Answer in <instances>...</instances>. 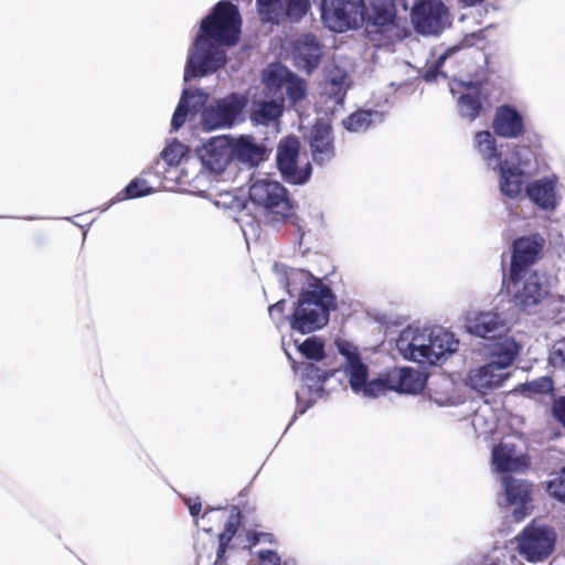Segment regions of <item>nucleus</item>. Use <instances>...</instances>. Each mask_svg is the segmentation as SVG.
Wrapping results in <instances>:
<instances>
[{
    "label": "nucleus",
    "instance_id": "f257e3e1",
    "mask_svg": "<svg viewBox=\"0 0 565 565\" xmlns=\"http://www.w3.org/2000/svg\"><path fill=\"white\" fill-rule=\"evenodd\" d=\"M241 33V15L236 6L218 2L200 25L189 52L184 81L216 72L226 63L222 45H234Z\"/></svg>",
    "mask_w": 565,
    "mask_h": 565
},
{
    "label": "nucleus",
    "instance_id": "f03ea898",
    "mask_svg": "<svg viewBox=\"0 0 565 565\" xmlns=\"http://www.w3.org/2000/svg\"><path fill=\"white\" fill-rule=\"evenodd\" d=\"M459 341L441 328L408 327L397 340L396 348L401 355L422 365H436L458 350Z\"/></svg>",
    "mask_w": 565,
    "mask_h": 565
},
{
    "label": "nucleus",
    "instance_id": "7ed1b4c3",
    "mask_svg": "<svg viewBox=\"0 0 565 565\" xmlns=\"http://www.w3.org/2000/svg\"><path fill=\"white\" fill-rule=\"evenodd\" d=\"M520 349V344L513 338L486 344L488 361L469 371L467 384L480 393L500 387L510 377V367Z\"/></svg>",
    "mask_w": 565,
    "mask_h": 565
},
{
    "label": "nucleus",
    "instance_id": "20e7f679",
    "mask_svg": "<svg viewBox=\"0 0 565 565\" xmlns=\"http://www.w3.org/2000/svg\"><path fill=\"white\" fill-rule=\"evenodd\" d=\"M335 308V297L328 286H315L303 291L289 318L294 333L301 335L323 328L329 321V312Z\"/></svg>",
    "mask_w": 565,
    "mask_h": 565
},
{
    "label": "nucleus",
    "instance_id": "39448f33",
    "mask_svg": "<svg viewBox=\"0 0 565 565\" xmlns=\"http://www.w3.org/2000/svg\"><path fill=\"white\" fill-rule=\"evenodd\" d=\"M248 193L250 201L263 207L275 221L286 220L294 213L288 192L278 181L269 178L253 180Z\"/></svg>",
    "mask_w": 565,
    "mask_h": 565
},
{
    "label": "nucleus",
    "instance_id": "423d86ee",
    "mask_svg": "<svg viewBox=\"0 0 565 565\" xmlns=\"http://www.w3.org/2000/svg\"><path fill=\"white\" fill-rule=\"evenodd\" d=\"M248 99L239 93H232L207 105L201 114V125L206 131L231 129L244 121Z\"/></svg>",
    "mask_w": 565,
    "mask_h": 565
},
{
    "label": "nucleus",
    "instance_id": "0eeeda50",
    "mask_svg": "<svg viewBox=\"0 0 565 565\" xmlns=\"http://www.w3.org/2000/svg\"><path fill=\"white\" fill-rule=\"evenodd\" d=\"M508 290L516 308L531 312L548 295V284L537 271L510 274Z\"/></svg>",
    "mask_w": 565,
    "mask_h": 565
},
{
    "label": "nucleus",
    "instance_id": "6e6552de",
    "mask_svg": "<svg viewBox=\"0 0 565 565\" xmlns=\"http://www.w3.org/2000/svg\"><path fill=\"white\" fill-rule=\"evenodd\" d=\"M321 19L333 32H345L359 28L365 21L363 0H322Z\"/></svg>",
    "mask_w": 565,
    "mask_h": 565
},
{
    "label": "nucleus",
    "instance_id": "1a4fd4ad",
    "mask_svg": "<svg viewBox=\"0 0 565 565\" xmlns=\"http://www.w3.org/2000/svg\"><path fill=\"white\" fill-rule=\"evenodd\" d=\"M339 351L344 356L342 367L353 392L362 393L366 397H377L385 393L386 383L383 380L367 381L369 367L361 361L355 350L348 344H340Z\"/></svg>",
    "mask_w": 565,
    "mask_h": 565
},
{
    "label": "nucleus",
    "instance_id": "9d476101",
    "mask_svg": "<svg viewBox=\"0 0 565 565\" xmlns=\"http://www.w3.org/2000/svg\"><path fill=\"white\" fill-rule=\"evenodd\" d=\"M411 20L415 31L425 36L439 35L450 25L448 9L441 0H417Z\"/></svg>",
    "mask_w": 565,
    "mask_h": 565
},
{
    "label": "nucleus",
    "instance_id": "9b49d317",
    "mask_svg": "<svg viewBox=\"0 0 565 565\" xmlns=\"http://www.w3.org/2000/svg\"><path fill=\"white\" fill-rule=\"evenodd\" d=\"M518 550L531 563L547 558L555 547L556 534L551 526L532 523L516 537Z\"/></svg>",
    "mask_w": 565,
    "mask_h": 565
},
{
    "label": "nucleus",
    "instance_id": "f8f14e48",
    "mask_svg": "<svg viewBox=\"0 0 565 565\" xmlns=\"http://www.w3.org/2000/svg\"><path fill=\"white\" fill-rule=\"evenodd\" d=\"M263 21L279 24L301 21L311 8L310 0H257Z\"/></svg>",
    "mask_w": 565,
    "mask_h": 565
},
{
    "label": "nucleus",
    "instance_id": "ddd939ff",
    "mask_svg": "<svg viewBox=\"0 0 565 565\" xmlns=\"http://www.w3.org/2000/svg\"><path fill=\"white\" fill-rule=\"evenodd\" d=\"M233 159L232 139L227 136L211 138L202 148L198 157L193 158V166L218 174L225 170Z\"/></svg>",
    "mask_w": 565,
    "mask_h": 565
},
{
    "label": "nucleus",
    "instance_id": "4468645a",
    "mask_svg": "<svg viewBox=\"0 0 565 565\" xmlns=\"http://www.w3.org/2000/svg\"><path fill=\"white\" fill-rule=\"evenodd\" d=\"M299 141L291 137L281 141L277 150V166L285 181L292 184H303L311 175L309 162L303 168L298 166Z\"/></svg>",
    "mask_w": 565,
    "mask_h": 565
},
{
    "label": "nucleus",
    "instance_id": "2eb2a0df",
    "mask_svg": "<svg viewBox=\"0 0 565 565\" xmlns=\"http://www.w3.org/2000/svg\"><path fill=\"white\" fill-rule=\"evenodd\" d=\"M466 329L469 333L489 340V343L509 338L507 320L498 312H469L466 317Z\"/></svg>",
    "mask_w": 565,
    "mask_h": 565
},
{
    "label": "nucleus",
    "instance_id": "dca6fc26",
    "mask_svg": "<svg viewBox=\"0 0 565 565\" xmlns=\"http://www.w3.org/2000/svg\"><path fill=\"white\" fill-rule=\"evenodd\" d=\"M523 443L515 437H504L492 449V463L497 471H519L527 466Z\"/></svg>",
    "mask_w": 565,
    "mask_h": 565
},
{
    "label": "nucleus",
    "instance_id": "f3484780",
    "mask_svg": "<svg viewBox=\"0 0 565 565\" xmlns=\"http://www.w3.org/2000/svg\"><path fill=\"white\" fill-rule=\"evenodd\" d=\"M268 88L285 89L289 100L296 104L306 96V83L280 64L270 65L263 74Z\"/></svg>",
    "mask_w": 565,
    "mask_h": 565
},
{
    "label": "nucleus",
    "instance_id": "a211bd4d",
    "mask_svg": "<svg viewBox=\"0 0 565 565\" xmlns=\"http://www.w3.org/2000/svg\"><path fill=\"white\" fill-rule=\"evenodd\" d=\"M544 239L539 235L524 236L513 244L510 274L527 273L539 258Z\"/></svg>",
    "mask_w": 565,
    "mask_h": 565
},
{
    "label": "nucleus",
    "instance_id": "6ab92c4d",
    "mask_svg": "<svg viewBox=\"0 0 565 565\" xmlns=\"http://www.w3.org/2000/svg\"><path fill=\"white\" fill-rule=\"evenodd\" d=\"M492 129L499 137L516 139L525 131L523 115L512 105L499 106L494 111Z\"/></svg>",
    "mask_w": 565,
    "mask_h": 565
},
{
    "label": "nucleus",
    "instance_id": "aec40b11",
    "mask_svg": "<svg viewBox=\"0 0 565 565\" xmlns=\"http://www.w3.org/2000/svg\"><path fill=\"white\" fill-rule=\"evenodd\" d=\"M274 271L279 285L290 296L299 292V296L315 286H326L320 279L313 277L309 271L298 268H288L285 265L275 264Z\"/></svg>",
    "mask_w": 565,
    "mask_h": 565
},
{
    "label": "nucleus",
    "instance_id": "412c9836",
    "mask_svg": "<svg viewBox=\"0 0 565 565\" xmlns=\"http://www.w3.org/2000/svg\"><path fill=\"white\" fill-rule=\"evenodd\" d=\"M502 484L508 502L515 505L513 510L514 521H523L529 514V502L532 493L531 483L507 476L502 478Z\"/></svg>",
    "mask_w": 565,
    "mask_h": 565
},
{
    "label": "nucleus",
    "instance_id": "4be33fe9",
    "mask_svg": "<svg viewBox=\"0 0 565 565\" xmlns=\"http://www.w3.org/2000/svg\"><path fill=\"white\" fill-rule=\"evenodd\" d=\"M459 85L465 90L460 92V96L457 100L458 113L461 118L467 119L468 121H473L479 117L482 110V96L480 85L473 82H460ZM450 90L454 95L459 93L456 87H451Z\"/></svg>",
    "mask_w": 565,
    "mask_h": 565
},
{
    "label": "nucleus",
    "instance_id": "5701e85b",
    "mask_svg": "<svg viewBox=\"0 0 565 565\" xmlns=\"http://www.w3.org/2000/svg\"><path fill=\"white\" fill-rule=\"evenodd\" d=\"M241 525V511L237 507L233 505L230 510V515L223 532L218 535V547L216 551V558L213 565H226L231 559L232 554L236 550V543H233L235 535Z\"/></svg>",
    "mask_w": 565,
    "mask_h": 565
},
{
    "label": "nucleus",
    "instance_id": "b1692460",
    "mask_svg": "<svg viewBox=\"0 0 565 565\" xmlns=\"http://www.w3.org/2000/svg\"><path fill=\"white\" fill-rule=\"evenodd\" d=\"M555 185V177L534 180L525 186V196L542 210H554L556 206Z\"/></svg>",
    "mask_w": 565,
    "mask_h": 565
},
{
    "label": "nucleus",
    "instance_id": "393cba45",
    "mask_svg": "<svg viewBox=\"0 0 565 565\" xmlns=\"http://www.w3.org/2000/svg\"><path fill=\"white\" fill-rule=\"evenodd\" d=\"M312 159L322 166L334 157V148L331 136V127L324 122L313 126L310 137Z\"/></svg>",
    "mask_w": 565,
    "mask_h": 565
},
{
    "label": "nucleus",
    "instance_id": "a878e982",
    "mask_svg": "<svg viewBox=\"0 0 565 565\" xmlns=\"http://www.w3.org/2000/svg\"><path fill=\"white\" fill-rule=\"evenodd\" d=\"M294 54L297 66L310 73L320 63L322 47L313 34H305L298 40Z\"/></svg>",
    "mask_w": 565,
    "mask_h": 565
},
{
    "label": "nucleus",
    "instance_id": "bb28decb",
    "mask_svg": "<svg viewBox=\"0 0 565 565\" xmlns=\"http://www.w3.org/2000/svg\"><path fill=\"white\" fill-rule=\"evenodd\" d=\"M233 159L249 164L257 166L265 159L266 148L257 143L250 136H241L238 139L232 140Z\"/></svg>",
    "mask_w": 565,
    "mask_h": 565
},
{
    "label": "nucleus",
    "instance_id": "cd10ccee",
    "mask_svg": "<svg viewBox=\"0 0 565 565\" xmlns=\"http://www.w3.org/2000/svg\"><path fill=\"white\" fill-rule=\"evenodd\" d=\"M475 148L487 164L493 169L502 163V145L497 143L495 136L489 131L483 130L475 135Z\"/></svg>",
    "mask_w": 565,
    "mask_h": 565
},
{
    "label": "nucleus",
    "instance_id": "c85d7f7f",
    "mask_svg": "<svg viewBox=\"0 0 565 565\" xmlns=\"http://www.w3.org/2000/svg\"><path fill=\"white\" fill-rule=\"evenodd\" d=\"M497 169L500 171V190L502 194L510 199L521 195L524 179L529 177L516 171L515 167H512L509 162H502Z\"/></svg>",
    "mask_w": 565,
    "mask_h": 565
},
{
    "label": "nucleus",
    "instance_id": "c756f323",
    "mask_svg": "<svg viewBox=\"0 0 565 565\" xmlns=\"http://www.w3.org/2000/svg\"><path fill=\"white\" fill-rule=\"evenodd\" d=\"M396 10L393 0H371L365 9V21L376 26H387L394 22Z\"/></svg>",
    "mask_w": 565,
    "mask_h": 565
},
{
    "label": "nucleus",
    "instance_id": "7c9ffc66",
    "mask_svg": "<svg viewBox=\"0 0 565 565\" xmlns=\"http://www.w3.org/2000/svg\"><path fill=\"white\" fill-rule=\"evenodd\" d=\"M281 114V103L277 100L258 102L253 104L250 120L255 125L269 126L276 124Z\"/></svg>",
    "mask_w": 565,
    "mask_h": 565
},
{
    "label": "nucleus",
    "instance_id": "2f4dec72",
    "mask_svg": "<svg viewBox=\"0 0 565 565\" xmlns=\"http://www.w3.org/2000/svg\"><path fill=\"white\" fill-rule=\"evenodd\" d=\"M502 162H509L520 173L532 177L536 173L539 164L534 152L526 146H516L512 151L510 158L502 160Z\"/></svg>",
    "mask_w": 565,
    "mask_h": 565
},
{
    "label": "nucleus",
    "instance_id": "473e14b6",
    "mask_svg": "<svg viewBox=\"0 0 565 565\" xmlns=\"http://www.w3.org/2000/svg\"><path fill=\"white\" fill-rule=\"evenodd\" d=\"M382 120L383 115L380 111L361 109L347 117L343 120V126L351 132H363Z\"/></svg>",
    "mask_w": 565,
    "mask_h": 565
},
{
    "label": "nucleus",
    "instance_id": "72a5a7b5",
    "mask_svg": "<svg viewBox=\"0 0 565 565\" xmlns=\"http://www.w3.org/2000/svg\"><path fill=\"white\" fill-rule=\"evenodd\" d=\"M519 391L529 398L554 394V381L551 376H541L520 385Z\"/></svg>",
    "mask_w": 565,
    "mask_h": 565
},
{
    "label": "nucleus",
    "instance_id": "f704fd0d",
    "mask_svg": "<svg viewBox=\"0 0 565 565\" xmlns=\"http://www.w3.org/2000/svg\"><path fill=\"white\" fill-rule=\"evenodd\" d=\"M424 387L422 374L415 370L404 367L398 371V383L396 391L408 394H416Z\"/></svg>",
    "mask_w": 565,
    "mask_h": 565
},
{
    "label": "nucleus",
    "instance_id": "c9c22d12",
    "mask_svg": "<svg viewBox=\"0 0 565 565\" xmlns=\"http://www.w3.org/2000/svg\"><path fill=\"white\" fill-rule=\"evenodd\" d=\"M294 343L298 352L311 361H321L324 358V343L317 337H309L303 341L295 338Z\"/></svg>",
    "mask_w": 565,
    "mask_h": 565
},
{
    "label": "nucleus",
    "instance_id": "e433bc0d",
    "mask_svg": "<svg viewBox=\"0 0 565 565\" xmlns=\"http://www.w3.org/2000/svg\"><path fill=\"white\" fill-rule=\"evenodd\" d=\"M329 376V371L323 370L312 362L302 363V379L310 390L322 391V385Z\"/></svg>",
    "mask_w": 565,
    "mask_h": 565
},
{
    "label": "nucleus",
    "instance_id": "4c0bfd02",
    "mask_svg": "<svg viewBox=\"0 0 565 565\" xmlns=\"http://www.w3.org/2000/svg\"><path fill=\"white\" fill-rule=\"evenodd\" d=\"M161 156L169 166H181L182 170L193 166V158L184 156V147L181 143L167 147Z\"/></svg>",
    "mask_w": 565,
    "mask_h": 565
},
{
    "label": "nucleus",
    "instance_id": "58836bf2",
    "mask_svg": "<svg viewBox=\"0 0 565 565\" xmlns=\"http://www.w3.org/2000/svg\"><path fill=\"white\" fill-rule=\"evenodd\" d=\"M190 96V89L184 88L178 107L172 116L171 127L173 130H178L185 121V117L190 111V107L188 106V98Z\"/></svg>",
    "mask_w": 565,
    "mask_h": 565
},
{
    "label": "nucleus",
    "instance_id": "ea45409f",
    "mask_svg": "<svg viewBox=\"0 0 565 565\" xmlns=\"http://www.w3.org/2000/svg\"><path fill=\"white\" fill-rule=\"evenodd\" d=\"M547 491L553 498L565 503V466L547 482Z\"/></svg>",
    "mask_w": 565,
    "mask_h": 565
},
{
    "label": "nucleus",
    "instance_id": "a19ab883",
    "mask_svg": "<svg viewBox=\"0 0 565 565\" xmlns=\"http://www.w3.org/2000/svg\"><path fill=\"white\" fill-rule=\"evenodd\" d=\"M460 50L459 45H454L445 50L436 60V62L426 71L425 78L427 81L435 79L438 74L441 73V67L445 64V62L451 57L455 53H457Z\"/></svg>",
    "mask_w": 565,
    "mask_h": 565
},
{
    "label": "nucleus",
    "instance_id": "79ce46f5",
    "mask_svg": "<svg viewBox=\"0 0 565 565\" xmlns=\"http://www.w3.org/2000/svg\"><path fill=\"white\" fill-rule=\"evenodd\" d=\"M236 540L241 541L243 550H250L253 546H256L259 543L271 544L274 542L273 535L270 533L255 532V531L247 532L244 540L242 539V535L239 534L236 537Z\"/></svg>",
    "mask_w": 565,
    "mask_h": 565
},
{
    "label": "nucleus",
    "instance_id": "37998d69",
    "mask_svg": "<svg viewBox=\"0 0 565 565\" xmlns=\"http://www.w3.org/2000/svg\"><path fill=\"white\" fill-rule=\"evenodd\" d=\"M548 362L555 369L565 366V337L553 343L548 353Z\"/></svg>",
    "mask_w": 565,
    "mask_h": 565
},
{
    "label": "nucleus",
    "instance_id": "c03bdc74",
    "mask_svg": "<svg viewBox=\"0 0 565 565\" xmlns=\"http://www.w3.org/2000/svg\"><path fill=\"white\" fill-rule=\"evenodd\" d=\"M151 188L143 179H135L124 190L125 199L140 198L151 193Z\"/></svg>",
    "mask_w": 565,
    "mask_h": 565
},
{
    "label": "nucleus",
    "instance_id": "a18cd8bd",
    "mask_svg": "<svg viewBox=\"0 0 565 565\" xmlns=\"http://www.w3.org/2000/svg\"><path fill=\"white\" fill-rule=\"evenodd\" d=\"M189 89L190 96L188 98V106L190 107V110L196 111L199 107L206 103L209 95L200 89Z\"/></svg>",
    "mask_w": 565,
    "mask_h": 565
},
{
    "label": "nucleus",
    "instance_id": "49530a36",
    "mask_svg": "<svg viewBox=\"0 0 565 565\" xmlns=\"http://www.w3.org/2000/svg\"><path fill=\"white\" fill-rule=\"evenodd\" d=\"M259 565H280L281 559L274 550H260L257 552Z\"/></svg>",
    "mask_w": 565,
    "mask_h": 565
},
{
    "label": "nucleus",
    "instance_id": "de8ad7c7",
    "mask_svg": "<svg viewBox=\"0 0 565 565\" xmlns=\"http://www.w3.org/2000/svg\"><path fill=\"white\" fill-rule=\"evenodd\" d=\"M552 414L565 427V395L554 398Z\"/></svg>",
    "mask_w": 565,
    "mask_h": 565
},
{
    "label": "nucleus",
    "instance_id": "09e8293b",
    "mask_svg": "<svg viewBox=\"0 0 565 565\" xmlns=\"http://www.w3.org/2000/svg\"><path fill=\"white\" fill-rule=\"evenodd\" d=\"M285 308V300L280 299L276 303L269 306L268 313L269 317L276 322H280L282 320V313Z\"/></svg>",
    "mask_w": 565,
    "mask_h": 565
},
{
    "label": "nucleus",
    "instance_id": "8fccbe9b",
    "mask_svg": "<svg viewBox=\"0 0 565 565\" xmlns=\"http://www.w3.org/2000/svg\"><path fill=\"white\" fill-rule=\"evenodd\" d=\"M482 424H486L484 416L481 413H477L472 419V425L476 430H479L481 434H488V433H491L494 428L493 420L490 424H488L487 427L483 429L481 428Z\"/></svg>",
    "mask_w": 565,
    "mask_h": 565
},
{
    "label": "nucleus",
    "instance_id": "3c124183",
    "mask_svg": "<svg viewBox=\"0 0 565 565\" xmlns=\"http://www.w3.org/2000/svg\"><path fill=\"white\" fill-rule=\"evenodd\" d=\"M185 502L189 507L190 514L192 516H196L201 511V502L198 499L194 501L192 499H186Z\"/></svg>",
    "mask_w": 565,
    "mask_h": 565
},
{
    "label": "nucleus",
    "instance_id": "603ef678",
    "mask_svg": "<svg viewBox=\"0 0 565 565\" xmlns=\"http://www.w3.org/2000/svg\"><path fill=\"white\" fill-rule=\"evenodd\" d=\"M480 0H458L463 7H472L477 4Z\"/></svg>",
    "mask_w": 565,
    "mask_h": 565
}]
</instances>
